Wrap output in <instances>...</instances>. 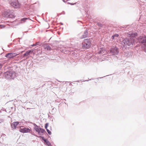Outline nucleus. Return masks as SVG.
Segmentation results:
<instances>
[{
    "label": "nucleus",
    "instance_id": "obj_1",
    "mask_svg": "<svg viewBox=\"0 0 146 146\" xmlns=\"http://www.w3.org/2000/svg\"><path fill=\"white\" fill-rule=\"evenodd\" d=\"M137 44L141 45L143 51L146 53V36L145 35L140 36L137 40Z\"/></svg>",
    "mask_w": 146,
    "mask_h": 146
},
{
    "label": "nucleus",
    "instance_id": "obj_2",
    "mask_svg": "<svg viewBox=\"0 0 146 146\" xmlns=\"http://www.w3.org/2000/svg\"><path fill=\"white\" fill-rule=\"evenodd\" d=\"M135 40L130 37L123 38L121 42V44L124 47H127V46H132L134 44Z\"/></svg>",
    "mask_w": 146,
    "mask_h": 146
},
{
    "label": "nucleus",
    "instance_id": "obj_3",
    "mask_svg": "<svg viewBox=\"0 0 146 146\" xmlns=\"http://www.w3.org/2000/svg\"><path fill=\"white\" fill-rule=\"evenodd\" d=\"M91 45V41L90 38L84 39L82 43V46L83 49H88Z\"/></svg>",
    "mask_w": 146,
    "mask_h": 146
},
{
    "label": "nucleus",
    "instance_id": "obj_4",
    "mask_svg": "<svg viewBox=\"0 0 146 146\" xmlns=\"http://www.w3.org/2000/svg\"><path fill=\"white\" fill-rule=\"evenodd\" d=\"M5 78L7 79H14L16 76V73L13 71H7L4 74Z\"/></svg>",
    "mask_w": 146,
    "mask_h": 146
},
{
    "label": "nucleus",
    "instance_id": "obj_5",
    "mask_svg": "<svg viewBox=\"0 0 146 146\" xmlns=\"http://www.w3.org/2000/svg\"><path fill=\"white\" fill-rule=\"evenodd\" d=\"M109 52L113 55H117L119 52V48L116 46H112L109 49Z\"/></svg>",
    "mask_w": 146,
    "mask_h": 146
},
{
    "label": "nucleus",
    "instance_id": "obj_6",
    "mask_svg": "<svg viewBox=\"0 0 146 146\" xmlns=\"http://www.w3.org/2000/svg\"><path fill=\"white\" fill-rule=\"evenodd\" d=\"M4 15L6 17L12 19L15 17V15L11 12L9 10L4 11Z\"/></svg>",
    "mask_w": 146,
    "mask_h": 146
},
{
    "label": "nucleus",
    "instance_id": "obj_7",
    "mask_svg": "<svg viewBox=\"0 0 146 146\" xmlns=\"http://www.w3.org/2000/svg\"><path fill=\"white\" fill-rule=\"evenodd\" d=\"M23 128H20L19 129V131L23 133H27L30 132L31 131V127L29 128H26L23 126H22Z\"/></svg>",
    "mask_w": 146,
    "mask_h": 146
},
{
    "label": "nucleus",
    "instance_id": "obj_8",
    "mask_svg": "<svg viewBox=\"0 0 146 146\" xmlns=\"http://www.w3.org/2000/svg\"><path fill=\"white\" fill-rule=\"evenodd\" d=\"M9 3L11 6L15 8H19L20 7V5L18 2H16L11 1H9Z\"/></svg>",
    "mask_w": 146,
    "mask_h": 146
},
{
    "label": "nucleus",
    "instance_id": "obj_9",
    "mask_svg": "<svg viewBox=\"0 0 146 146\" xmlns=\"http://www.w3.org/2000/svg\"><path fill=\"white\" fill-rule=\"evenodd\" d=\"M17 55V54L16 53H9L5 55V57L11 59L13 58Z\"/></svg>",
    "mask_w": 146,
    "mask_h": 146
},
{
    "label": "nucleus",
    "instance_id": "obj_10",
    "mask_svg": "<svg viewBox=\"0 0 146 146\" xmlns=\"http://www.w3.org/2000/svg\"><path fill=\"white\" fill-rule=\"evenodd\" d=\"M88 36V30L86 29L84 31L83 35L81 36L80 38L81 39L87 37Z\"/></svg>",
    "mask_w": 146,
    "mask_h": 146
},
{
    "label": "nucleus",
    "instance_id": "obj_11",
    "mask_svg": "<svg viewBox=\"0 0 146 146\" xmlns=\"http://www.w3.org/2000/svg\"><path fill=\"white\" fill-rule=\"evenodd\" d=\"M137 36V33H130L127 35V36L130 37L131 38H132L133 39H135V37Z\"/></svg>",
    "mask_w": 146,
    "mask_h": 146
},
{
    "label": "nucleus",
    "instance_id": "obj_12",
    "mask_svg": "<svg viewBox=\"0 0 146 146\" xmlns=\"http://www.w3.org/2000/svg\"><path fill=\"white\" fill-rule=\"evenodd\" d=\"M19 124V122L18 121H14L11 125V127L12 129H16L17 128V126Z\"/></svg>",
    "mask_w": 146,
    "mask_h": 146
},
{
    "label": "nucleus",
    "instance_id": "obj_13",
    "mask_svg": "<svg viewBox=\"0 0 146 146\" xmlns=\"http://www.w3.org/2000/svg\"><path fill=\"white\" fill-rule=\"evenodd\" d=\"M40 128H41L40 126H39V127L37 128H36L34 130H35L36 132H38V134L41 135H43L42 134H41L40 133Z\"/></svg>",
    "mask_w": 146,
    "mask_h": 146
},
{
    "label": "nucleus",
    "instance_id": "obj_14",
    "mask_svg": "<svg viewBox=\"0 0 146 146\" xmlns=\"http://www.w3.org/2000/svg\"><path fill=\"white\" fill-rule=\"evenodd\" d=\"M105 51V49L103 48H100V50L99 52V54H103Z\"/></svg>",
    "mask_w": 146,
    "mask_h": 146
},
{
    "label": "nucleus",
    "instance_id": "obj_15",
    "mask_svg": "<svg viewBox=\"0 0 146 146\" xmlns=\"http://www.w3.org/2000/svg\"><path fill=\"white\" fill-rule=\"evenodd\" d=\"M44 142L45 144L47 145L48 146H52L51 145L50 143L47 139H46Z\"/></svg>",
    "mask_w": 146,
    "mask_h": 146
},
{
    "label": "nucleus",
    "instance_id": "obj_16",
    "mask_svg": "<svg viewBox=\"0 0 146 146\" xmlns=\"http://www.w3.org/2000/svg\"><path fill=\"white\" fill-rule=\"evenodd\" d=\"M40 133H41V134H42L43 135L44 134H45V133L47 134V133L46 132L45 129L41 128H40Z\"/></svg>",
    "mask_w": 146,
    "mask_h": 146
},
{
    "label": "nucleus",
    "instance_id": "obj_17",
    "mask_svg": "<svg viewBox=\"0 0 146 146\" xmlns=\"http://www.w3.org/2000/svg\"><path fill=\"white\" fill-rule=\"evenodd\" d=\"M45 49H46L48 50H50L51 49V48L49 45H46L44 46Z\"/></svg>",
    "mask_w": 146,
    "mask_h": 146
},
{
    "label": "nucleus",
    "instance_id": "obj_18",
    "mask_svg": "<svg viewBox=\"0 0 146 146\" xmlns=\"http://www.w3.org/2000/svg\"><path fill=\"white\" fill-rule=\"evenodd\" d=\"M31 123L34 125V127H33L34 130L35 129V128H37L39 127V126H38L37 125H36L35 123H34L31 122Z\"/></svg>",
    "mask_w": 146,
    "mask_h": 146
},
{
    "label": "nucleus",
    "instance_id": "obj_19",
    "mask_svg": "<svg viewBox=\"0 0 146 146\" xmlns=\"http://www.w3.org/2000/svg\"><path fill=\"white\" fill-rule=\"evenodd\" d=\"M29 55V54L27 53V51L25 53L23 54L22 56V58H23L24 57H27Z\"/></svg>",
    "mask_w": 146,
    "mask_h": 146
},
{
    "label": "nucleus",
    "instance_id": "obj_20",
    "mask_svg": "<svg viewBox=\"0 0 146 146\" xmlns=\"http://www.w3.org/2000/svg\"><path fill=\"white\" fill-rule=\"evenodd\" d=\"M29 19L30 20V19L29 18H24L22 19H21V21H23L24 22H25L26 21V20H27Z\"/></svg>",
    "mask_w": 146,
    "mask_h": 146
},
{
    "label": "nucleus",
    "instance_id": "obj_21",
    "mask_svg": "<svg viewBox=\"0 0 146 146\" xmlns=\"http://www.w3.org/2000/svg\"><path fill=\"white\" fill-rule=\"evenodd\" d=\"M56 109L54 108H53L52 110L51 111L52 114H53V113H54L56 111Z\"/></svg>",
    "mask_w": 146,
    "mask_h": 146
},
{
    "label": "nucleus",
    "instance_id": "obj_22",
    "mask_svg": "<svg viewBox=\"0 0 146 146\" xmlns=\"http://www.w3.org/2000/svg\"><path fill=\"white\" fill-rule=\"evenodd\" d=\"M33 52V50L32 49L27 51V53L29 54V55H30L31 53H32Z\"/></svg>",
    "mask_w": 146,
    "mask_h": 146
},
{
    "label": "nucleus",
    "instance_id": "obj_23",
    "mask_svg": "<svg viewBox=\"0 0 146 146\" xmlns=\"http://www.w3.org/2000/svg\"><path fill=\"white\" fill-rule=\"evenodd\" d=\"M38 137L40 138L44 141L46 139H45L44 137L43 136H38Z\"/></svg>",
    "mask_w": 146,
    "mask_h": 146
},
{
    "label": "nucleus",
    "instance_id": "obj_24",
    "mask_svg": "<svg viewBox=\"0 0 146 146\" xmlns=\"http://www.w3.org/2000/svg\"><path fill=\"white\" fill-rule=\"evenodd\" d=\"M47 131V132L48 133L49 135H50L51 134V131H50L48 129H46Z\"/></svg>",
    "mask_w": 146,
    "mask_h": 146
},
{
    "label": "nucleus",
    "instance_id": "obj_25",
    "mask_svg": "<svg viewBox=\"0 0 146 146\" xmlns=\"http://www.w3.org/2000/svg\"><path fill=\"white\" fill-rule=\"evenodd\" d=\"M48 123H46L44 125V127L46 129H47V127L48 126Z\"/></svg>",
    "mask_w": 146,
    "mask_h": 146
},
{
    "label": "nucleus",
    "instance_id": "obj_26",
    "mask_svg": "<svg viewBox=\"0 0 146 146\" xmlns=\"http://www.w3.org/2000/svg\"><path fill=\"white\" fill-rule=\"evenodd\" d=\"M31 132V133L32 135H34V136H36V137H38V136H37L36 135H35V134L34 133V132H32V131H31V132Z\"/></svg>",
    "mask_w": 146,
    "mask_h": 146
},
{
    "label": "nucleus",
    "instance_id": "obj_27",
    "mask_svg": "<svg viewBox=\"0 0 146 146\" xmlns=\"http://www.w3.org/2000/svg\"><path fill=\"white\" fill-rule=\"evenodd\" d=\"M98 26H100V27H102L103 25V24L100 23H98Z\"/></svg>",
    "mask_w": 146,
    "mask_h": 146
},
{
    "label": "nucleus",
    "instance_id": "obj_28",
    "mask_svg": "<svg viewBox=\"0 0 146 146\" xmlns=\"http://www.w3.org/2000/svg\"><path fill=\"white\" fill-rule=\"evenodd\" d=\"M113 36L114 37H118L119 36V35L118 34H115L113 35Z\"/></svg>",
    "mask_w": 146,
    "mask_h": 146
},
{
    "label": "nucleus",
    "instance_id": "obj_29",
    "mask_svg": "<svg viewBox=\"0 0 146 146\" xmlns=\"http://www.w3.org/2000/svg\"><path fill=\"white\" fill-rule=\"evenodd\" d=\"M125 55L126 56H127L129 54V52H125Z\"/></svg>",
    "mask_w": 146,
    "mask_h": 146
},
{
    "label": "nucleus",
    "instance_id": "obj_30",
    "mask_svg": "<svg viewBox=\"0 0 146 146\" xmlns=\"http://www.w3.org/2000/svg\"><path fill=\"white\" fill-rule=\"evenodd\" d=\"M4 27V26L3 25H0V28H3Z\"/></svg>",
    "mask_w": 146,
    "mask_h": 146
},
{
    "label": "nucleus",
    "instance_id": "obj_31",
    "mask_svg": "<svg viewBox=\"0 0 146 146\" xmlns=\"http://www.w3.org/2000/svg\"><path fill=\"white\" fill-rule=\"evenodd\" d=\"M114 37L113 36V35H112V36H111V38L112 39H114Z\"/></svg>",
    "mask_w": 146,
    "mask_h": 146
},
{
    "label": "nucleus",
    "instance_id": "obj_32",
    "mask_svg": "<svg viewBox=\"0 0 146 146\" xmlns=\"http://www.w3.org/2000/svg\"><path fill=\"white\" fill-rule=\"evenodd\" d=\"M70 4L71 5H73L74 4H76V3H70Z\"/></svg>",
    "mask_w": 146,
    "mask_h": 146
},
{
    "label": "nucleus",
    "instance_id": "obj_33",
    "mask_svg": "<svg viewBox=\"0 0 146 146\" xmlns=\"http://www.w3.org/2000/svg\"><path fill=\"white\" fill-rule=\"evenodd\" d=\"M91 80V79H90L89 80H85V81H84L88 82V81L89 80Z\"/></svg>",
    "mask_w": 146,
    "mask_h": 146
},
{
    "label": "nucleus",
    "instance_id": "obj_34",
    "mask_svg": "<svg viewBox=\"0 0 146 146\" xmlns=\"http://www.w3.org/2000/svg\"><path fill=\"white\" fill-rule=\"evenodd\" d=\"M105 76H104V77H105ZM103 77H101V78H97V79H99V78H102Z\"/></svg>",
    "mask_w": 146,
    "mask_h": 146
},
{
    "label": "nucleus",
    "instance_id": "obj_35",
    "mask_svg": "<svg viewBox=\"0 0 146 146\" xmlns=\"http://www.w3.org/2000/svg\"><path fill=\"white\" fill-rule=\"evenodd\" d=\"M36 45V44H34V45H32V46H35Z\"/></svg>",
    "mask_w": 146,
    "mask_h": 146
},
{
    "label": "nucleus",
    "instance_id": "obj_36",
    "mask_svg": "<svg viewBox=\"0 0 146 146\" xmlns=\"http://www.w3.org/2000/svg\"><path fill=\"white\" fill-rule=\"evenodd\" d=\"M60 24H61V25H63V23H60Z\"/></svg>",
    "mask_w": 146,
    "mask_h": 146
},
{
    "label": "nucleus",
    "instance_id": "obj_37",
    "mask_svg": "<svg viewBox=\"0 0 146 146\" xmlns=\"http://www.w3.org/2000/svg\"><path fill=\"white\" fill-rule=\"evenodd\" d=\"M38 88H36L35 89V90L37 91V90H38Z\"/></svg>",
    "mask_w": 146,
    "mask_h": 146
},
{
    "label": "nucleus",
    "instance_id": "obj_38",
    "mask_svg": "<svg viewBox=\"0 0 146 146\" xmlns=\"http://www.w3.org/2000/svg\"><path fill=\"white\" fill-rule=\"evenodd\" d=\"M13 107H11V109H13Z\"/></svg>",
    "mask_w": 146,
    "mask_h": 146
},
{
    "label": "nucleus",
    "instance_id": "obj_39",
    "mask_svg": "<svg viewBox=\"0 0 146 146\" xmlns=\"http://www.w3.org/2000/svg\"><path fill=\"white\" fill-rule=\"evenodd\" d=\"M8 47H10L9 46V45H8Z\"/></svg>",
    "mask_w": 146,
    "mask_h": 146
},
{
    "label": "nucleus",
    "instance_id": "obj_40",
    "mask_svg": "<svg viewBox=\"0 0 146 146\" xmlns=\"http://www.w3.org/2000/svg\"><path fill=\"white\" fill-rule=\"evenodd\" d=\"M77 82H79V80H78V81H77Z\"/></svg>",
    "mask_w": 146,
    "mask_h": 146
},
{
    "label": "nucleus",
    "instance_id": "obj_41",
    "mask_svg": "<svg viewBox=\"0 0 146 146\" xmlns=\"http://www.w3.org/2000/svg\"><path fill=\"white\" fill-rule=\"evenodd\" d=\"M2 54H3V53L1 54V55Z\"/></svg>",
    "mask_w": 146,
    "mask_h": 146
},
{
    "label": "nucleus",
    "instance_id": "obj_42",
    "mask_svg": "<svg viewBox=\"0 0 146 146\" xmlns=\"http://www.w3.org/2000/svg\"><path fill=\"white\" fill-rule=\"evenodd\" d=\"M0 76H1V74H0Z\"/></svg>",
    "mask_w": 146,
    "mask_h": 146
}]
</instances>
